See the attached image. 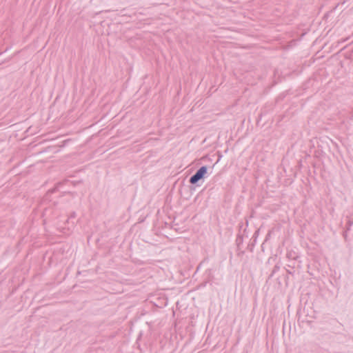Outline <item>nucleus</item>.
Listing matches in <instances>:
<instances>
[{"label": "nucleus", "instance_id": "1", "mask_svg": "<svg viewBox=\"0 0 353 353\" xmlns=\"http://www.w3.org/2000/svg\"><path fill=\"white\" fill-rule=\"evenodd\" d=\"M208 172L207 166L204 165L201 167L194 174L189 180V182L192 184H196L201 179H204L205 174Z\"/></svg>", "mask_w": 353, "mask_h": 353}, {"label": "nucleus", "instance_id": "2", "mask_svg": "<svg viewBox=\"0 0 353 353\" xmlns=\"http://www.w3.org/2000/svg\"><path fill=\"white\" fill-rule=\"evenodd\" d=\"M295 262L292 261L290 264H287L285 267V269L288 273V274H290L291 276H294L295 274V270H294V266Z\"/></svg>", "mask_w": 353, "mask_h": 353}, {"label": "nucleus", "instance_id": "3", "mask_svg": "<svg viewBox=\"0 0 353 353\" xmlns=\"http://www.w3.org/2000/svg\"><path fill=\"white\" fill-rule=\"evenodd\" d=\"M76 216V213L74 212H73L70 216V218H74Z\"/></svg>", "mask_w": 353, "mask_h": 353}, {"label": "nucleus", "instance_id": "4", "mask_svg": "<svg viewBox=\"0 0 353 353\" xmlns=\"http://www.w3.org/2000/svg\"><path fill=\"white\" fill-rule=\"evenodd\" d=\"M287 257H288V258L291 257V253L290 252L287 254Z\"/></svg>", "mask_w": 353, "mask_h": 353}, {"label": "nucleus", "instance_id": "5", "mask_svg": "<svg viewBox=\"0 0 353 353\" xmlns=\"http://www.w3.org/2000/svg\"><path fill=\"white\" fill-rule=\"evenodd\" d=\"M277 269H279V267L276 265V266L274 267V272L275 270H277Z\"/></svg>", "mask_w": 353, "mask_h": 353}]
</instances>
